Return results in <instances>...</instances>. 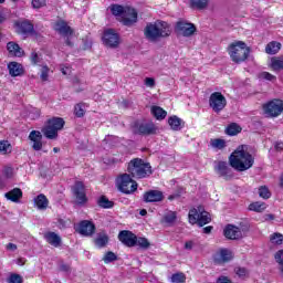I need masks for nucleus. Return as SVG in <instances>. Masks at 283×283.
Wrapping results in <instances>:
<instances>
[{"label": "nucleus", "mask_w": 283, "mask_h": 283, "mask_svg": "<svg viewBox=\"0 0 283 283\" xmlns=\"http://www.w3.org/2000/svg\"><path fill=\"white\" fill-rule=\"evenodd\" d=\"M7 251H17L18 247L14 243H8L6 245Z\"/></svg>", "instance_id": "obj_58"}, {"label": "nucleus", "mask_w": 283, "mask_h": 283, "mask_svg": "<svg viewBox=\"0 0 283 283\" xmlns=\"http://www.w3.org/2000/svg\"><path fill=\"white\" fill-rule=\"evenodd\" d=\"M40 78L41 81H48L49 76H50V67H48V65H42L40 69Z\"/></svg>", "instance_id": "obj_49"}, {"label": "nucleus", "mask_w": 283, "mask_h": 283, "mask_svg": "<svg viewBox=\"0 0 283 283\" xmlns=\"http://www.w3.org/2000/svg\"><path fill=\"white\" fill-rule=\"evenodd\" d=\"M151 114L157 118V120H165V118H167V111L159 106H153Z\"/></svg>", "instance_id": "obj_31"}, {"label": "nucleus", "mask_w": 283, "mask_h": 283, "mask_svg": "<svg viewBox=\"0 0 283 283\" xmlns=\"http://www.w3.org/2000/svg\"><path fill=\"white\" fill-rule=\"evenodd\" d=\"M180 196V193H177V195H170L168 197V200H176V198H178Z\"/></svg>", "instance_id": "obj_63"}, {"label": "nucleus", "mask_w": 283, "mask_h": 283, "mask_svg": "<svg viewBox=\"0 0 283 283\" xmlns=\"http://www.w3.org/2000/svg\"><path fill=\"white\" fill-rule=\"evenodd\" d=\"M237 275H239V277H244V275H247V269L244 268H239L237 270Z\"/></svg>", "instance_id": "obj_56"}, {"label": "nucleus", "mask_w": 283, "mask_h": 283, "mask_svg": "<svg viewBox=\"0 0 283 283\" xmlns=\"http://www.w3.org/2000/svg\"><path fill=\"white\" fill-rule=\"evenodd\" d=\"M164 199H165V196L160 190H150L144 193L145 202H163Z\"/></svg>", "instance_id": "obj_21"}, {"label": "nucleus", "mask_w": 283, "mask_h": 283, "mask_svg": "<svg viewBox=\"0 0 283 283\" xmlns=\"http://www.w3.org/2000/svg\"><path fill=\"white\" fill-rule=\"evenodd\" d=\"M282 50V43L272 41L265 46L266 54H277Z\"/></svg>", "instance_id": "obj_30"}, {"label": "nucleus", "mask_w": 283, "mask_h": 283, "mask_svg": "<svg viewBox=\"0 0 283 283\" xmlns=\"http://www.w3.org/2000/svg\"><path fill=\"white\" fill-rule=\"evenodd\" d=\"M230 165L237 171H247L253 167L255 159L247 151V146H239L230 156Z\"/></svg>", "instance_id": "obj_1"}, {"label": "nucleus", "mask_w": 283, "mask_h": 283, "mask_svg": "<svg viewBox=\"0 0 283 283\" xmlns=\"http://www.w3.org/2000/svg\"><path fill=\"white\" fill-rule=\"evenodd\" d=\"M34 207H36L39 209V211H45V209H48L49 205H50V200H48V197H45V195L41 193L38 195L34 199Z\"/></svg>", "instance_id": "obj_24"}, {"label": "nucleus", "mask_w": 283, "mask_h": 283, "mask_svg": "<svg viewBox=\"0 0 283 283\" xmlns=\"http://www.w3.org/2000/svg\"><path fill=\"white\" fill-rule=\"evenodd\" d=\"M54 30L66 39V45H72L70 39L74 36V31L72 30V28H70V25H67V22L63 20L57 21L54 25Z\"/></svg>", "instance_id": "obj_12"}, {"label": "nucleus", "mask_w": 283, "mask_h": 283, "mask_svg": "<svg viewBox=\"0 0 283 283\" xmlns=\"http://www.w3.org/2000/svg\"><path fill=\"white\" fill-rule=\"evenodd\" d=\"M259 196L264 200H269V198H271V191H269V188L266 186H262L259 188Z\"/></svg>", "instance_id": "obj_46"}, {"label": "nucleus", "mask_w": 283, "mask_h": 283, "mask_svg": "<svg viewBox=\"0 0 283 283\" xmlns=\"http://www.w3.org/2000/svg\"><path fill=\"white\" fill-rule=\"evenodd\" d=\"M29 140L32 143V149L34 151H41L43 149V135L39 130H32L29 134Z\"/></svg>", "instance_id": "obj_16"}, {"label": "nucleus", "mask_w": 283, "mask_h": 283, "mask_svg": "<svg viewBox=\"0 0 283 283\" xmlns=\"http://www.w3.org/2000/svg\"><path fill=\"white\" fill-rule=\"evenodd\" d=\"M177 218H178V214L176 213V211H169L164 216V222L166 224H174Z\"/></svg>", "instance_id": "obj_41"}, {"label": "nucleus", "mask_w": 283, "mask_h": 283, "mask_svg": "<svg viewBox=\"0 0 283 283\" xmlns=\"http://www.w3.org/2000/svg\"><path fill=\"white\" fill-rule=\"evenodd\" d=\"M217 283H232L231 282V279L227 277V276H220L218 280H217Z\"/></svg>", "instance_id": "obj_57"}, {"label": "nucleus", "mask_w": 283, "mask_h": 283, "mask_svg": "<svg viewBox=\"0 0 283 283\" xmlns=\"http://www.w3.org/2000/svg\"><path fill=\"white\" fill-rule=\"evenodd\" d=\"M224 235L228 240H240L244 235L242 230L239 227L233 224H228L224 229Z\"/></svg>", "instance_id": "obj_18"}, {"label": "nucleus", "mask_w": 283, "mask_h": 283, "mask_svg": "<svg viewBox=\"0 0 283 283\" xmlns=\"http://www.w3.org/2000/svg\"><path fill=\"white\" fill-rule=\"evenodd\" d=\"M18 32L21 34H30V32H33L34 25L28 21L19 22L17 23Z\"/></svg>", "instance_id": "obj_28"}, {"label": "nucleus", "mask_w": 283, "mask_h": 283, "mask_svg": "<svg viewBox=\"0 0 283 283\" xmlns=\"http://www.w3.org/2000/svg\"><path fill=\"white\" fill-rule=\"evenodd\" d=\"M44 238L51 247H61V237L55 232H48L44 234Z\"/></svg>", "instance_id": "obj_27"}, {"label": "nucleus", "mask_w": 283, "mask_h": 283, "mask_svg": "<svg viewBox=\"0 0 283 283\" xmlns=\"http://www.w3.org/2000/svg\"><path fill=\"white\" fill-rule=\"evenodd\" d=\"M135 247H139V249H144L145 251H147V249H149V247H151V243L149 242V240H147V238L136 237L135 238Z\"/></svg>", "instance_id": "obj_36"}, {"label": "nucleus", "mask_w": 283, "mask_h": 283, "mask_svg": "<svg viewBox=\"0 0 283 283\" xmlns=\"http://www.w3.org/2000/svg\"><path fill=\"white\" fill-rule=\"evenodd\" d=\"M60 70L64 76L72 74V69H70V66L61 65Z\"/></svg>", "instance_id": "obj_55"}, {"label": "nucleus", "mask_w": 283, "mask_h": 283, "mask_svg": "<svg viewBox=\"0 0 283 283\" xmlns=\"http://www.w3.org/2000/svg\"><path fill=\"white\" fill-rule=\"evenodd\" d=\"M73 193L76 198L77 205H84L87 202V197L85 196V186L83 182L77 181L73 187Z\"/></svg>", "instance_id": "obj_17"}, {"label": "nucleus", "mask_w": 283, "mask_h": 283, "mask_svg": "<svg viewBox=\"0 0 283 283\" xmlns=\"http://www.w3.org/2000/svg\"><path fill=\"white\" fill-rule=\"evenodd\" d=\"M188 220L190 224H199V227H205V224H209V222H211V214L203 211L202 207H199L198 209L193 208L189 211Z\"/></svg>", "instance_id": "obj_8"}, {"label": "nucleus", "mask_w": 283, "mask_h": 283, "mask_svg": "<svg viewBox=\"0 0 283 283\" xmlns=\"http://www.w3.org/2000/svg\"><path fill=\"white\" fill-rule=\"evenodd\" d=\"M10 151H12V145H10V142H0V154H10Z\"/></svg>", "instance_id": "obj_43"}, {"label": "nucleus", "mask_w": 283, "mask_h": 283, "mask_svg": "<svg viewBox=\"0 0 283 283\" xmlns=\"http://www.w3.org/2000/svg\"><path fill=\"white\" fill-rule=\"evenodd\" d=\"M228 54L233 63H244L251 54V49L243 41H234L228 46Z\"/></svg>", "instance_id": "obj_4"}, {"label": "nucleus", "mask_w": 283, "mask_h": 283, "mask_svg": "<svg viewBox=\"0 0 283 283\" xmlns=\"http://www.w3.org/2000/svg\"><path fill=\"white\" fill-rule=\"evenodd\" d=\"M30 61L33 65H38V63H41V56L36 52H32L30 55Z\"/></svg>", "instance_id": "obj_53"}, {"label": "nucleus", "mask_w": 283, "mask_h": 283, "mask_svg": "<svg viewBox=\"0 0 283 283\" xmlns=\"http://www.w3.org/2000/svg\"><path fill=\"white\" fill-rule=\"evenodd\" d=\"M9 283H23V276L21 274L12 273L8 277Z\"/></svg>", "instance_id": "obj_50"}, {"label": "nucleus", "mask_w": 283, "mask_h": 283, "mask_svg": "<svg viewBox=\"0 0 283 283\" xmlns=\"http://www.w3.org/2000/svg\"><path fill=\"white\" fill-rule=\"evenodd\" d=\"M214 170L221 176V178H224L226 180L231 178V168L226 161H218L214 166Z\"/></svg>", "instance_id": "obj_19"}, {"label": "nucleus", "mask_w": 283, "mask_h": 283, "mask_svg": "<svg viewBox=\"0 0 283 283\" xmlns=\"http://www.w3.org/2000/svg\"><path fill=\"white\" fill-rule=\"evenodd\" d=\"M118 260V256L116 255V253L109 251V252H106L103 256V262L105 264H109L112 262H116Z\"/></svg>", "instance_id": "obj_42"}, {"label": "nucleus", "mask_w": 283, "mask_h": 283, "mask_svg": "<svg viewBox=\"0 0 283 283\" xmlns=\"http://www.w3.org/2000/svg\"><path fill=\"white\" fill-rule=\"evenodd\" d=\"M97 205L99 207H102L103 209H112V207H114V202L111 201L109 199H107V197L102 196L98 201Z\"/></svg>", "instance_id": "obj_40"}, {"label": "nucleus", "mask_w": 283, "mask_h": 283, "mask_svg": "<svg viewBox=\"0 0 283 283\" xmlns=\"http://www.w3.org/2000/svg\"><path fill=\"white\" fill-rule=\"evenodd\" d=\"M8 70H9L10 76H13V77L23 76V74L25 73L23 65L19 62H10L8 64Z\"/></svg>", "instance_id": "obj_22"}, {"label": "nucleus", "mask_w": 283, "mask_h": 283, "mask_svg": "<svg viewBox=\"0 0 283 283\" xmlns=\"http://www.w3.org/2000/svg\"><path fill=\"white\" fill-rule=\"evenodd\" d=\"M259 78H261L262 81H275L276 80L275 75H273L269 72L260 73Z\"/></svg>", "instance_id": "obj_51"}, {"label": "nucleus", "mask_w": 283, "mask_h": 283, "mask_svg": "<svg viewBox=\"0 0 283 283\" xmlns=\"http://www.w3.org/2000/svg\"><path fill=\"white\" fill-rule=\"evenodd\" d=\"M74 114L77 118H83V116H85V104L75 105Z\"/></svg>", "instance_id": "obj_45"}, {"label": "nucleus", "mask_w": 283, "mask_h": 283, "mask_svg": "<svg viewBox=\"0 0 283 283\" xmlns=\"http://www.w3.org/2000/svg\"><path fill=\"white\" fill-rule=\"evenodd\" d=\"M116 185L122 193H134L138 189V184L127 174L119 175L116 179Z\"/></svg>", "instance_id": "obj_7"}, {"label": "nucleus", "mask_w": 283, "mask_h": 283, "mask_svg": "<svg viewBox=\"0 0 283 283\" xmlns=\"http://www.w3.org/2000/svg\"><path fill=\"white\" fill-rule=\"evenodd\" d=\"M144 84L150 90H154L156 87V80L154 77H145Z\"/></svg>", "instance_id": "obj_52"}, {"label": "nucleus", "mask_w": 283, "mask_h": 283, "mask_svg": "<svg viewBox=\"0 0 283 283\" xmlns=\"http://www.w3.org/2000/svg\"><path fill=\"white\" fill-rule=\"evenodd\" d=\"M263 112L269 116V118H277V116H282L283 101L275 98L266 102L263 104Z\"/></svg>", "instance_id": "obj_9"}, {"label": "nucleus", "mask_w": 283, "mask_h": 283, "mask_svg": "<svg viewBox=\"0 0 283 283\" xmlns=\"http://www.w3.org/2000/svg\"><path fill=\"white\" fill-rule=\"evenodd\" d=\"M128 174L133 178H147V176H151V165L140 158H135L128 164Z\"/></svg>", "instance_id": "obj_5"}, {"label": "nucleus", "mask_w": 283, "mask_h": 283, "mask_svg": "<svg viewBox=\"0 0 283 283\" xmlns=\"http://www.w3.org/2000/svg\"><path fill=\"white\" fill-rule=\"evenodd\" d=\"M233 260V252L229 249L221 248L214 254V262L217 264H227Z\"/></svg>", "instance_id": "obj_13"}, {"label": "nucleus", "mask_w": 283, "mask_h": 283, "mask_svg": "<svg viewBox=\"0 0 283 283\" xmlns=\"http://www.w3.org/2000/svg\"><path fill=\"white\" fill-rule=\"evenodd\" d=\"M31 6L34 8V10H39L48 6V0H32Z\"/></svg>", "instance_id": "obj_47"}, {"label": "nucleus", "mask_w": 283, "mask_h": 283, "mask_svg": "<svg viewBox=\"0 0 283 283\" xmlns=\"http://www.w3.org/2000/svg\"><path fill=\"white\" fill-rule=\"evenodd\" d=\"M266 203L262 201H255L249 205L248 209L249 211H254L255 213H262L263 211H266Z\"/></svg>", "instance_id": "obj_29"}, {"label": "nucleus", "mask_w": 283, "mask_h": 283, "mask_svg": "<svg viewBox=\"0 0 283 283\" xmlns=\"http://www.w3.org/2000/svg\"><path fill=\"white\" fill-rule=\"evenodd\" d=\"M111 12L114 17H117L124 25H134L138 21V12L130 7H123L120 4L111 6Z\"/></svg>", "instance_id": "obj_3"}, {"label": "nucleus", "mask_w": 283, "mask_h": 283, "mask_svg": "<svg viewBox=\"0 0 283 283\" xmlns=\"http://www.w3.org/2000/svg\"><path fill=\"white\" fill-rule=\"evenodd\" d=\"M144 34L148 41L156 42L158 39L169 36L171 30H169V24L167 22L156 21L146 25Z\"/></svg>", "instance_id": "obj_2"}, {"label": "nucleus", "mask_w": 283, "mask_h": 283, "mask_svg": "<svg viewBox=\"0 0 283 283\" xmlns=\"http://www.w3.org/2000/svg\"><path fill=\"white\" fill-rule=\"evenodd\" d=\"M210 147H212V149H224V147H227V142L224 139H220V138H214V139H210Z\"/></svg>", "instance_id": "obj_38"}, {"label": "nucleus", "mask_w": 283, "mask_h": 283, "mask_svg": "<svg viewBox=\"0 0 283 283\" xmlns=\"http://www.w3.org/2000/svg\"><path fill=\"white\" fill-rule=\"evenodd\" d=\"M102 42L105 48L116 50L120 45V34L114 29H106L102 35Z\"/></svg>", "instance_id": "obj_10"}, {"label": "nucleus", "mask_w": 283, "mask_h": 283, "mask_svg": "<svg viewBox=\"0 0 283 283\" xmlns=\"http://www.w3.org/2000/svg\"><path fill=\"white\" fill-rule=\"evenodd\" d=\"M213 230V227L208 226L206 228H203V233H210Z\"/></svg>", "instance_id": "obj_62"}, {"label": "nucleus", "mask_w": 283, "mask_h": 283, "mask_svg": "<svg viewBox=\"0 0 283 283\" xmlns=\"http://www.w3.org/2000/svg\"><path fill=\"white\" fill-rule=\"evenodd\" d=\"M156 127L154 124H140L137 128V134H154Z\"/></svg>", "instance_id": "obj_34"}, {"label": "nucleus", "mask_w": 283, "mask_h": 283, "mask_svg": "<svg viewBox=\"0 0 283 283\" xmlns=\"http://www.w3.org/2000/svg\"><path fill=\"white\" fill-rule=\"evenodd\" d=\"M168 124L174 132H180L185 125V122H182L180 117L174 115L168 118Z\"/></svg>", "instance_id": "obj_26"}, {"label": "nucleus", "mask_w": 283, "mask_h": 283, "mask_svg": "<svg viewBox=\"0 0 283 283\" xmlns=\"http://www.w3.org/2000/svg\"><path fill=\"white\" fill-rule=\"evenodd\" d=\"M118 240L122 244H125V247H136V234L129 230L120 231Z\"/></svg>", "instance_id": "obj_15"}, {"label": "nucleus", "mask_w": 283, "mask_h": 283, "mask_svg": "<svg viewBox=\"0 0 283 283\" xmlns=\"http://www.w3.org/2000/svg\"><path fill=\"white\" fill-rule=\"evenodd\" d=\"M240 132H242V127H240V125L235 123L230 124L226 129V133L228 134V136H238Z\"/></svg>", "instance_id": "obj_39"}, {"label": "nucleus", "mask_w": 283, "mask_h": 283, "mask_svg": "<svg viewBox=\"0 0 283 283\" xmlns=\"http://www.w3.org/2000/svg\"><path fill=\"white\" fill-rule=\"evenodd\" d=\"M187 281V276L185 273H175L171 276V282L172 283H185Z\"/></svg>", "instance_id": "obj_44"}, {"label": "nucleus", "mask_w": 283, "mask_h": 283, "mask_svg": "<svg viewBox=\"0 0 283 283\" xmlns=\"http://www.w3.org/2000/svg\"><path fill=\"white\" fill-rule=\"evenodd\" d=\"M77 231L81 235L90 237L96 231V227L90 221H82L78 224Z\"/></svg>", "instance_id": "obj_20"}, {"label": "nucleus", "mask_w": 283, "mask_h": 283, "mask_svg": "<svg viewBox=\"0 0 283 283\" xmlns=\"http://www.w3.org/2000/svg\"><path fill=\"white\" fill-rule=\"evenodd\" d=\"M270 67H272L274 72L283 70V55L272 57L270 62Z\"/></svg>", "instance_id": "obj_32"}, {"label": "nucleus", "mask_w": 283, "mask_h": 283, "mask_svg": "<svg viewBox=\"0 0 283 283\" xmlns=\"http://www.w3.org/2000/svg\"><path fill=\"white\" fill-rule=\"evenodd\" d=\"M209 105L216 114H219L227 107V97L220 92H214L210 95Z\"/></svg>", "instance_id": "obj_11"}, {"label": "nucleus", "mask_w": 283, "mask_h": 283, "mask_svg": "<svg viewBox=\"0 0 283 283\" xmlns=\"http://www.w3.org/2000/svg\"><path fill=\"white\" fill-rule=\"evenodd\" d=\"M209 6V0H190V7L195 10H205Z\"/></svg>", "instance_id": "obj_35"}, {"label": "nucleus", "mask_w": 283, "mask_h": 283, "mask_svg": "<svg viewBox=\"0 0 283 283\" xmlns=\"http://www.w3.org/2000/svg\"><path fill=\"white\" fill-rule=\"evenodd\" d=\"M65 127V120L61 117H53L48 120L46 126L42 128V134L49 140H56L59 138V132Z\"/></svg>", "instance_id": "obj_6"}, {"label": "nucleus", "mask_w": 283, "mask_h": 283, "mask_svg": "<svg viewBox=\"0 0 283 283\" xmlns=\"http://www.w3.org/2000/svg\"><path fill=\"white\" fill-rule=\"evenodd\" d=\"M265 220H275V216L274 214H266Z\"/></svg>", "instance_id": "obj_64"}, {"label": "nucleus", "mask_w": 283, "mask_h": 283, "mask_svg": "<svg viewBox=\"0 0 283 283\" xmlns=\"http://www.w3.org/2000/svg\"><path fill=\"white\" fill-rule=\"evenodd\" d=\"M274 260L279 264V269H283V249L275 252Z\"/></svg>", "instance_id": "obj_48"}, {"label": "nucleus", "mask_w": 283, "mask_h": 283, "mask_svg": "<svg viewBox=\"0 0 283 283\" xmlns=\"http://www.w3.org/2000/svg\"><path fill=\"white\" fill-rule=\"evenodd\" d=\"M7 50L11 56H18L19 59L24 54L23 49H21V46L15 42H8Z\"/></svg>", "instance_id": "obj_25"}, {"label": "nucleus", "mask_w": 283, "mask_h": 283, "mask_svg": "<svg viewBox=\"0 0 283 283\" xmlns=\"http://www.w3.org/2000/svg\"><path fill=\"white\" fill-rule=\"evenodd\" d=\"M275 149H276V151H282V149H283V143H282V142L276 143V144H275Z\"/></svg>", "instance_id": "obj_61"}, {"label": "nucleus", "mask_w": 283, "mask_h": 283, "mask_svg": "<svg viewBox=\"0 0 283 283\" xmlns=\"http://www.w3.org/2000/svg\"><path fill=\"white\" fill-rule=\"evenodd\" d=\"M4 198H7V200H10V202L19 203L21 202V198H23V191H21V189L19 188H14L4 193Z\"/></svg>", "instance_id": "obj_23"}, {"label": "nucleus", "mask_w": 283, "mask_h": 283, "mask_svg": "<svg viewBox=\"0 0 283 283\" xmlns=\"http://www.w3.org/2000/svg\"><path fill=\"white\" fill-rule=\"evenodd\" d=\"M270 243L273 247H282L283 244V234L280 232H273L270 234Z\"/></svg>", "instance_id": "obj_33"}, {"label": "nucleus", "mask_w": 283, "mask_h": 283, "mask_svg": "<svg viewBox=\"0 0 283 283\" xmlns=\"http://www.w3.org/2000/svg\"><path fill=\"white\" fill-rule=\"evenodd\" d=\"M107 242H109V237L105 233H99L95 239V244L98 249H103V247H107Z\"/></svg>", "instance_id": "obj_37"}, {"label": "nucleus", "mask_w": 283, "mask_h": 283, "mask_svg": "<svg viewBox=\"0 0 283 283\" xmlns=\"http://www.w3.org/2000/svg\"><path fill=\"white\" fill-rule=\"evenodd\" d=\"M176 30L178 34H181V36H193L196 33V25L185 21H179L177 22Z\"/></svg>", "instance_id": "obj_14"}, {"label": "nucleus", "mask_w": 283, "mask_h": 283, "mask_svg": "<svg viewBox=\"0 0 283 283\" xmlns=\"http://www.w3.org/2000/svg\"><path fill=\"white\" fill-rule=\"evenodd\" d=\"M15 264H18V266H23L25 264V259L24 258L17 259Z\"/></svg>", "instance_id": "obj_60"}, {"label": "nucleus", "mask_w": 283, "mask_h": 283, "mask_svg": "<svg viewBox=\"0 0 283 283\" xmlns=\"http://www.w3.org/2000/svg\"><path fill=\"white\" fill-rule=\"evenodd\" d=\"M41 116V111L39 108H32L31 112L29 113V117L32 118L33 120L39 118Z\"/></svg>", "instance_id": "obj_54"}, {"label": "nucleus", "mask_w": 283, "mask_h": 283, "mask_svg": "<svg viewBox=\"0 0 283 283\" xmlns=\"http://www.w3.org/2000/svg\"><path fill=\"white\" fill-rule=\"evenodd\" d=\"M185 249H187L188 251H191V249H193V242L192 241H188L185 243Z\"/></svg>", "instance_id": "obj_59"}]
</instances>
